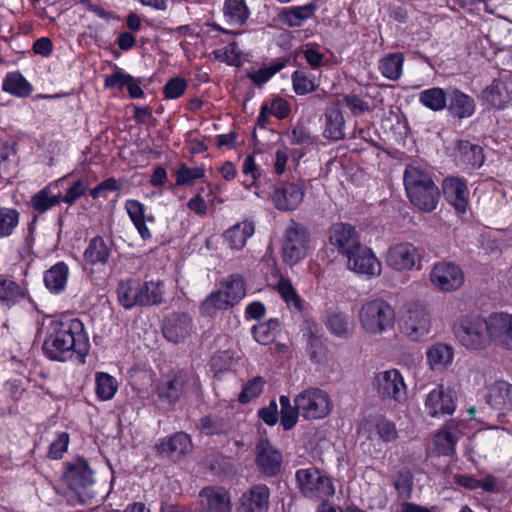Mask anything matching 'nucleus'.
Returning <instances> with one entry per match:
<instances>
[{
  "mask_svg": "<svg viewBox=\"0 0 512 512\" xmlns=\"http://www.w3.org/2000/svg\"><path fill=\"white\" fill-rule=\"evenodd\" d=\"M89 350V339L83 323L77 319L55 320L49 325L43 352L51 360L67 361L74 354L84 357Z\"/></svg>",
  "mask_w": 512,
  "mask_h": 512,
  "instance_id": "f257e3e1",
  "label": "nucleus"
},
{
  "mask_svg": "<svg viewBox=\"0 0 512 512\" xmlns=\"http://www.w3.org/2000/svg\"><path fill=\"white\" fill-rule=\"evenodd\" d=\"M410 202L423 212L436 209L440 191L429 173L416 166H407L403 176Z\"/></svg>",
  "mask_w": 512,
  "mask_h": 512,
  "instance_id": "f03ea898",
  "label": "nucleus"
},
{
  "mask_svg": "<svg viewBox=\"0 0 512 512\" xmlns=\"http://www.w3.org/2000/svg\"><path fill=\"white\" fill-rule=\"evenodd\" d=\"M491 315L484 318L476 314H466L457 318L453 333L459 344L469 351L486 349L491 343Z\"/></svg>",
  "mask_w": 512,
  "mask_h": 512,
  "instance_id": "7ed1b4c3",
  "label": "nucleus"
},
{
  "mask_svg": "<svg viewBox=\"0 0 512 512\" xmlns=\"http://www.w3.org/2000/svg\"><path fill=\"white\" fill-rule=\"evenodd\" d=\"M358 318L366 333L379 335L394 326L395 311L386 301L373 299L362 304Z\"/></svg>",
  "mask_w": 512,
  "mask_h": 512,
  "instance_id": "20e7f679",
  "label": "nucleus"
},
{
  "mask_svg": "<svg viewBox=\"0 0 512 512\" xmlns=\"http://www.w3.org/2000/svg\"><path fill=\"white\" fill-rule=\"evenodd\" d=\"M295 477L297 485L305 497L326 501L335 493L331 479L317 468L299 469Z\"/></svg>",
  "mask_w": 512,
  "mask_h": 512,
  "instance_id": "39448f33",
  "label": "nucleus"
},
{
  "mask_svg": "<svg viewBox=\"0 0 512 512\" xmlns=\"http://www.w3.org/2000/svg\"><path fill=\"white\" fill-rule=\"evenodd\" d=\"M309 233L307 229L294 221L285 229L282 242V259L285 264L294 266L307 254Z\"/></svg>",
  "mask_w": 512,
  "mask_h": 512,
  "instance_id": "423d86ee",
  "label": "nucleus"
},
{
  "mask_svg": "<svg viewBox=\"0 0 512 512\" xmlns=\"http://www.w3.org/2000/svg\"><path fill=\"white\" fill-rule=\"evenodd\" d=\"M65 478L70 489L75 492L81 503H87L94 498L96 494L95 482L92 471L85 460L77 459L70 463Z\"/></svg>",
  "mask_w": 512,
  "mask_h": 512,
  "instance_id": "0eeeda50",
  "label": "nucleus"
},
{
  "mask_svg": "<svg viewBox=\"0 0 512 512\" xmlns=\"http://www.w3.org/2000/svg\"><path fill=\"white\" fill-rule=\"evenodd\" d=\"M294 402L306 419H322L330 413L332 407L330 396L319 388L304 390Z\"/></svg>",
  "mask_w": 512,
  "mask_h": 512,
  "instance_id": "6e6552de",
  "label": "nucleus"
},
{
  "mask_svg": "<svg viewBox=\"0 0 512 512\" xmlns=\"http://www.w3.org/2000/svg\"><path fill=\"white\" fill-rule=\"evenodd\" d=\"M373 386L377 394L384 400L402 403L407 398V386L403 375L397 369H388L376 373Z\"/></svg>",
  "mask_w": 512,
  "mask_h": 512,
  "instance_id": "1a4fd4ad",
  "label": "nucleus"
},
{
  "mask_svg": "<svg viewBox=\"0 0 512 512\" xmlns=\"http://www.w3.org/2000/svg\"><path fill=\"white\" fill-rule=\"evenodd\" d=\"M431 319L427 308L419 303L408 306L401 330L412 341L423 339L430 331Z\"/></svg>",
  "mask_w": 512,
  "mask_h": 512,
  "instance_id": "9d476101",
  "label": "nucleus"
},
{
  "mask_svg": "<svg viewBox=\"0 0 512 512\" xmlns=\"http://www.w3.org/2000/svg\"><path fill=\"white\" fill-rule=\"evenodd\" d=\"M430 280L441 291H455L463 285L464 273L452 262H439L433 266Z\"/></svg>",
  "mask_w": 512,
  "mask_h": 512,
  "instance_id": "9b49d317",
  "label": "nucleus"
},
{
  "mask_svg": "<svg viewBox=\"0 0 512 512\" xmlns=\"http://www.w3.org/2000/svg\"><path fill=\"white\" fill-rule=\"evenodd\" d=\"M329 241L346 258L362 245L355 228L343 223H337L331 227Z\"/></svg>",
  "mask_w": 512,
  "mask_h": 512,
  "instance_id": "f8f14e48",
  "label": "nucleus"
},
{
  "mask_svg": "<svg viewBox=\"0 0 512 512\" xmlns=\"http://www.w3.org/2000/svg\"><path fill=\"white\" fill-rule=\"evenodd\" d=\"M230 493L223 487L209 486L199 493V512H231Z\"/></svg>",
  "mask_w": 512,
  "mask_h": 512,
  "instance_id": "ddd939ff",
  "label": "nucleus"
},
{
  "mask_svg": "<svg viewBox=\"0 0 512 512\" xmlns=\"http://www.w3.org/2000/svg\"><path fill=\"white\" fill-rule=\"evenodd\" d=\"M348 268L358 274L367 277H376L381 274V263L373 251L365 245H361L347 258Z\"/></svg>",
  "mask_w": 512,
  "mask_h": 512,
  "instance_id": "4468645a",
  "label": "nucleus"
},
{
  "mask_svg": "<svg viewBox=\"0 0 512 512\" xmlns=\"http://www.w3.org/2000/svg\"><path fill=\"white\" fill-rule=\"evenodd\" d=\"M270 490L265 484H256L245 491L236 504L237 512H267Z\"/></svg>",
  "mask_w": 512,
  "mask_h": 512,
  "instance_id": "2eb2a0df",
  "label": "nucleus"
},
{
  "mask_svg": "<svg viewBox=\"0 0 512 512\" xmlns=\"http://www.w3.org/2000/svg\"><path fill=\"white\" fill-rule=\"evenodd\" d=\"M304 197V188L301 184L293 182L279 183L272 194V202L281 211L296 209Z\"/></svg>",
  "mask_w": 512,
  "mask_h": 512,
  "instance_id": "dca6fc26",
  "label": "nucleus"
},
{
  "mask_svg": "<svg viewBox=\"0 0 512 512\" xmlns=\"http://www.w3.org/2000/svg\"><path fill=\"white\" fill-rule=\"evenodd\" d=\"M462 421H449L435 434L434 445L438 454L449 456L455 451L457 441L464 435Z\"/></svg>",
  "mask_w": 512,
  "mask_h": 512,
  "instance_id": "f3484780",
  "label": "nucleus"
},
{
  "mask_svg": "<svg viewBox=\"0 0 512 512\" xmlns=\"http://www.w3.org/2000/svg\"><path fill=\"white\" fill-rule=\"evenodd\" d=\"M419 257L418 249L413 244L403 242L388 249L386 262L397 271L411 270Z\"/></svg>",
  "mask_w": 512,
  "mask_h": 512,
  "instance_id": "a211bd4d",
  "label": "nucleus"
},
{
  "mask_svg": "<svg viewBox=\"0 0 512 512\" xmlns=\"http://www.w3.org/2000/svg\"><path fill=\"white\" fill-rule=\"evenodd\" d=\"M256 463L267 476L276 475L281 468V453L267 440L261 439L255 448Z\"/></svg>",
  "mask_w": 512,
  "mask_h": 512,
  "instance_id": "6ab92c4d",
  "label": "nucleus"
},
{
  "mask_svg": "<svg viewBox=\"0 0 512 512\" xmlns=\"http://www.w3.org/2000/svg\"><path fill=\"white\" fill-rule=\"evenodd\" d=\"M192 329V320L189 315L175 313L165 320L163 334L168 341L180 343L191 335Z\"/></svg>",
  "mask_w": 512,
  "mask_h": 512,
  "instance_id": "aec40b11",
  "label": "nucleus"
},
{
  "mask_svg": "<svg viewBox=\"0 0 512 512\" xmlns=\"http://www.w3.org/2000/svg\"><path fill=\"white\" fill-rule=\"evenodd\" d=\"M427 413L432 417L450 415L455 410L454 397L451 391H446L443 385L432 390L425 401Z\"/></svg>",
  "mask_w": 512,
  "mask_h": 512,
  "instance_id": "412c9836",
  "label": "nucleus"
},
{
  "mask_svg": "<svg viewBox=\"0 0 512 512\" xmlns=\"http://www.w3.org/2000/svg\"><path fill=\"white\" fill-rule=\"evenodd\" d=\"M491 342L512 350V315L495 313L491 315Z\"/></svg>",
  "mask_w": 512,
  "mask_h": 512,
  "instance_id": "4be33fe9",
  "label": "nucleus"
},
{
  "mask_svg": "<svg viewBox=\"0 0 512 512\" xmlns=\"http://www.w3.org/2000/svg\"><path fill=\"white\" fill-rule=\"evenodd\" d=\"M442 186L445 199L458 212H465L468 205V190L465 182L459 178L448 177L443 181Z\"/></svg>",
  "mask_w": 512,
  "mask_h": 512,
  "instance_id": "5701e85b",
  "label": "nucleus"
},
{
  "mask_svg": "<svg viewBox=\"0 0 512 512\" xmlns=\"http://www.w3.org/2000/svg\"><path fill=\"white\" fill-rule=\"evenodd\" d=\"M192 450V442L184 432H178L173 436L162 440L158 446V451L174 461L179 460L183 455Z\"/></svg>",
  "mask_w": 512,
  "mask_h": 512,
  "instance_id": "b1692460",
  "label": "nucleus"
},
{
  "mask_svg": "<svg viewBox=\"0 0 512 512\" xmlns=\"http://www.w3.org/2000/svg\"><path fill=\"white\" fill-rule=\"evenodd\" d=\"M454 157L459 165L471 168H479L484 162L482 148L465 140L457 141Z\"/></svg>",
  "mask_w": 512,
  "mask_h": 512,
  "instance_id": "393cba45",
  "label": "nucleus"
},
{
  "mask_svg": "<svg viewBox=\"0 0 512 512\" xmlns=\"http://www.w3.org/2000/svg\"><path fill=\"white\" fill-rule=\"evenodd\" d=\"M186 382L187 375L182 372L168 376L157 386V394L160 399L168 403H175L180 399Z\"/></svg>",
  "mask_w": 512,
  "mask_h": 512,
  "instance_id": "a878e982",
  "label": "nucleus"
},
{
  "mask_svg": "<svg viewBox=\"0 0 512 512\" xmlns=\"http://www.w3.org/2000/svg\"><path fill=\"white\" fill-rule=\"evenodd\" d=\"M449 104L446 106L449 113L458 119L468 118L475 111V102L469 95L458 89H452L448 93Z\"/></svg>",
  "mask_w": 512,
  "mask_h": 512,
  "instance_id": "bb28decb",
  "label": "nucleus"
},
{
  "mask_svg": "<svg viewBox=\"0 0 512 512\" xmlns=\"http://www.w3.org/2000/svg\"><path fill=\"white\" fill-rule=\"evenodd\" d=\"M427 363L433 371H444L453 361L454 350L445 343H435L426 352Z\"/></svg>",
  "mask_w": 512,
  "mask_h": 512,
  "instance_id": "cd10ccee",
  "label": "nucleus"
},
{
  "mask_svg": "<svg viewBox=\"0 0 512 512\" xmlns=\"http://www.w3.org/2000/svg\"><path fill=\"white\" fill-rule=\"evenodd\" d=\"M111 243H107L101 236L93 237L84 252V261L89 265H105L110 256Z\"/></svg>",
  "mask_w": 512,
  "mask_h": 512,
  "instance_id": "c85d7f7f",
  "label": "nucleus"
},
{
  "mask_svg": "<svg viewBox=\"0 0 512 512\" xmlns=\"http://www.w3.org/2000/svg\"><path fill=\"white\" fill-rule=\"evenodd\" d=\"M487 403L496 410H512V385L499 381L488 392Z\"/></svg>",
  "mask_w": 512,
  "mask_h": 512,
  "instance_id": "c756f323",
  "label": "nucleus"
},
{
  "mask_svg": "<svg viewBox=\"0 0 512 512\" xmlns=\"http://www.w3.org/2000/svg\"><path fill=\"white\" fill-rule=\"evenodd\" d=\"M325 126L323 136L331 141L344 138L345 120L339 108L332 106L325 112Z\"/></svg>",
  "mask_w": 512,
  "mask_h": 512,
  "instance_id": "7c9ffc66",
  "label": "nucleus"
},
{
  "mask_svg": "<svg viewBox=\"0 0 512 512\" xmlns=\"http://www.w3.org/2000/svg\"><path fill=\"white\" fill-rule=\"evenodd\" d=\"M316 11V5L308 3L303 6H295L291 8H284L279 13V19L282 23L289 27H299L307 19L311 18Z\"/></svg>",
  "mask_w": 512,
  "mask_h": 512,
  "instance_id": "2f4dec72",
  "label": "nucleus"
},
{
  "mask_svg": "<svg viewBox=\"0 0 512 512\" xmlns=\"http://www.w3.org/2000/svg\"><path fill=\"white\" fill-rule=\"evenodd\" d=\"M68 275V266L64 262L56 263L44 274L46 288L55 294L62 292L66 287Z\"/></svg>",
  "mask_w": 512,
  "mask_h": 512,
  "instance_id": "473e14b6",
  "label": "nucleus"
},
{
  "mask_svg": "<svg viewBox=\"0 0 512 512\" xmlns=\"http://www.w3.org/2000/svg\"><path fill=\"white\" fill-rule=\"evenodd\" d=\"M125 209L141 238L145 241L151 239L152 234L146 225L144 205L137 200L129 199L125 203Z\"/></svg>",
  "mask_w": 512,
  "mask_h": 512,
  "instance_id": "72a5a7b5",
  "label": "nucleus"
},
{
  "mask_svg": "<svg viewBox=\"0 0 512 512\" xmlns=\"http://www.w3.org/2000/svg\"><path fill=\"white\" fill-rule=\"evenodd\" d=\"M253 233L254 224L249 221H244L228 229L224 237L231 249L240 250L245 246L247 239L251 237Z\"/></svg>",
  "mask_w": 512,
  "mask_h": 512,
  "instance_id": "f704fd0d",
  "label": "nucleus"
},
{
  "mask_svg": "<svg viewBox=\"0 0 512 512\" xmlns=\"http://www.w3.org/2000/svg\"><path fill=\"white\" fill-rule=\"evenodd\" d=\"M117 294L120 304L126 309L140 305L141 290L137 281H121L117 287Z\"/></svg>",
  "mask_w": 512,
  "mask_h": 512,
  "instance_id": "c9c22d12",
  "label": "nucleus"
},
{
  "mask_svg": "<svg viewBox=\"0 0 512 512\" xmlns=\"http://www.w3.org/2000/svg\"><path fill=\"white\" fill-rule=\"evenodd\" d=\"M2 89L17 97H28L32 93L31 84L20 72L8 73L3 80Z\"/></svg>",
  "mask_w": 512,
  "mask_h": 512,
  "instance_id": "e433bc0d",
  "label": "nucleus"
},
{
  "mask_svg": "<svg viewBox=\"0 0 512 512\" xmlns=\"http://www.w3.org/2000/svg\"><path fill=\"white\" fill-rule=\"evenodd\" d=\"M326 326L329 331L339 338H348L353 330V322L342 312H332L328 315Z\"/></svg>",
  "mask_w": 512,
  "mask_h": 512,
  "instance_id": "4c0bfd02",
  "label": "nucleus"
},
{
  "mask_svg": "<svg viewBox=\"0 0 512 512\" xmlns=\"http://www.w3.org/2000/svg\"><path fill=\"white\" fill-rule=\"evenodd\" d=\"M420 103L432 111H441L447 106L448 94L439 87L423 90L419 94Z\"/></svg>",
  "mask_w": 512,
  "mask_h": 512,
  "instance_id": "58836bf2",
  "label": "nucleus"
},
{
  "mask_svg": "<svg viewBox=\"0 0 512 512\" xmlns=\"http://www.w3.org/2000/svg\"><path fill=\"white\" fill-rule=\"evenodd\" d=\"M404 56L402 53H391L379 62L382 75L390 80H398L402 75Z\"/></svg>",
  "mask_w": 512,
  "mask_h": 512,
  "instance_id": "ea45409f",
  "label": "nucleus"
},
{
  "mask_svg": "<svg viewBox=\"0 0 512 512\" xmlns=\"http://www.w3.org/2000/svg\"><path fill=\"white\" fill-rule=\"evenodd\" d=\"M235 304L231 299L226 297V292L222 288L212 292L202 303L201 309L204 314L213 316L218 310L228 309Z\"/></svg>",
  "mask_w": 512,
  "mask_h": 512,
  "instance_id": "a19ab883",
  "label": "nucleus"
},
{
  "mask_svg": "<svg viewBox=\"0 0 512 512\" xmlns=\"http://www.w3.org/2000/svg\"><path fill=\"white\" fill-rule=\"evenodd\" d=\"M141 306H150L160 304L163 301L164 287L160 281L154 282L149 281L144 284H140Z\"/></svg>",
  "mask_w": 512,
  "mask_h": 512,
  "instance_id": "79ce46f5",
  "label": "nucleus"
},
{
  "mask_svg": "<svg viewBox=\"0 0 512 512\" xmlns=\"http://www.w3.org/2000/svg\"><path fill=\"white\" fill-rule=\"evenodd\" d=\"M23 297L24 293L16 282L8 279L0 280V304L2 306L10 308Z\"/></svg>",
  "mask_w": 512,
  "mask_h": 512,
  "instance_id": "37998d69",
  "label": "nucleus"
},
{
  "mask_svg": "<svg viewBox=\"0 0 512 512\" xmlns=\"http://www.w3.org/2000/svg\"><path fill=\"white\" fill-rule=\"evenodd\" d=\"M249 14L245 0L225 1L224 15L230 23L242 25L248 19Z\"/></svg>",
  "mask_w": 512,
  "mask_h": 512,
  "instance_id": "c03bdc74",
  "label": "nucleus"
},
{
  "mask_svg": "<svg viewBox=\"0 0 512 512\" xmlns=\"http://www.w3.org/2000/svg\"><path fill=\"white\" fill-rule=\"evenodd\" d=\"M96 394L99 399L107 401L114 397L118 389L117 381L114 377L104 372H97L95 375Z\"/></svg>",
  "mask_w": 512,
  "mask_h": 512,
  "instance_id": "a18cd8bd",
  "label": "nucleus"
},
{
  "mask_svg": "<svg viewBox=\"0 0 512 512\" xmlns=\"http://www.w3.org/2000/svg\"><path fill=\"white\" fill-rule=\"evenodd\" d=\"M276 290L288 306L295 308L297 311L302 310V300L288 278L281 276L277 282Z\"/></svg>",
  "mask_w": 512,
  "mask_h": 512,
  "instance_id": "49530a36",
  "label": "nucleus"
},
{
  "mask_svg": "<svg viewBox=\"0 0 512 512\" xmlns=\"http://www.w3.org/2000/svg\"><path fill=\"white\" fill-rule=\"evenodd\" d=\"M61 201V194L51 195L50 186L45 187L31 198L33 209L44 213Z\"/></svg>",
  "mask_w": 512,
  "mask_h": 512,
  "instance_id": "de8ad7c7",
  "label": "nucleus"
},
{
  "mask_svg": "<svg viewBox=\"0 0 512 512\" xmlns=\"http://www.w3.org/2000/svg\"><path fill=\"white\" fill-rule=\"evenodd\" d=\"M279 402L281 406V425L284 430H290L297 423L298 417L301 414L300 409H298L296 404L295 406L291 405L290 398L288 396H280Z\"/></svg>",
  "mask_w": 512,
  "mask_h": 512,
  "instance_id": "09e8293b",
  "label": "nucleus"
},
{
  "mask_svg": "<svg viewBox=\"0 0 512 512\" xmlns=\"http://www.w3.org/2000/svg\"><path fill=\"white\" fill-rule=\"evenodd\" d=\"M19 222V212L11 208H0V238L10 236Z\"/></svg>",
  "mask_w": 512,
  "mask_h": 512,
  "instance_id": "8fccbe9b",
  "label": "nucleus"
},
{
  "mask_svg": "<svg viewBox=\"0 0 512 512\" xmlns=\"http://www.w3.org/2000/svg\"><path fill=\"white\" fill-rule=\"evenodd\" d=\"M226 297L232 300L234 304H237L245 296L244 281L240 276H231L228 281L222 284Z\"/></svg>",
  "mask_w": 512,
  "mask_h": 512,
  "instance_id": "3c124183",
  "label": "nucleus"
},
{
  "mask_svg": "<svg viewBox=\"0 0 512 512\" xmlns=\"http://www.w3.org/2000/svg\"><path fill=\"white\" fill-rule=\"evenodd\" d=\"M175 174L177 185H190L194 180L200 179L204 176V169L201 167L190 168L187 165L182 164Z\"/></svg>",
  "mask_w": 512,
  "mask_h": 512,
  "instance_id": "603ef678",
  "label": "nucleus"
},
{
  "mask_svg": "<svg viewBox=\"0 0 512 512\" xmlns=\"http://www.w3.org/2000/svg\"><path fill=\"white\" fill-rule=\"evenodd\" d=\"M264 380L257 376L249 380L240 393L238 400L241 403H248L252 399L258 397L263 390Z\"/></svg>",
  "mask_w": 512,
  "mask_h": 512,
  "instance_id": "864d4df0",
  "label": "nucleus"
},
{
  "mask_svg": "<svg viewBox=\"0 0 512 512\" xmlns=\"http://www.w3.org/2000/svg\"><path fill=\"white\" fill-rule=\"evenodd\" d=\"M277 323H260L253 327L252 333L255 340L262 344L267 345L271 343L275 338Z\"/></svg>",
  "mask_w": 512,
  "mask_h": 512,
  "instance_id": "5fc2aeb1",
  "label": "nucleus"
},
{
  "mask_svg": "<svg viewBox=\"0 0 512 512\" xmlns=\"http://www.w3.org/2000/svg\"><path fill=\"white\" fill-rule=\"evenodd\" d=\"M293 89L299 95H304L315 90V85L305 73L295 71L292 75Z\"/></svg>",
  "mask_w": 512,
  "mask_h": 512,
  "instance_id": "6e6d98bb",
  "label": "nucleus"
},
{
  "mask_svg": "<svg viewBox=\"0 0 512 512\" xmlns=\"http://www.w3.org/2000/svg\"><path fill=\"white\" fill-rule=\"evenodd\" d=\"M234 352L231 350H224L215 353L211 358V366L216 371H223L229 369L234 363Z\"/></svg>",
  "mask_w": 512,
  "mask_h": 512,
  "instance_id": "4d7b16f0",
  "label": "nucleus"
},
{
  "mask_svg": "<svg viewBox=\"0 0 512 512\" xmlns=\"http://www.w3.org/2000/svg\"><path fill=\"white\" fill-rule=\"evenodd\" d=\"M186 89V81L183 78L175 77L165 84L163 92L166 98L176 99L180 97L185 92Z\"/></svg>",
  "mask_w": 512,
  "mask_h": 512,
  "instance_id": "13d9d810",
  "label": "nucleus"
},
{
  "mask_svg": "<svg viewBox=\"0 0 512 512\" xmlns=\"http://www.w3.org/2000/svg\"><path fill=\"white\" fill-rule=\"evenodd\" d=\"M375 428L379 437L384 442L395 441L398 437V433L395 424L386 419H380L376 422Z\"/></svg>",
  "mask_w": 512,
  "mask_h": 512,
  "instance_id": "bf43d9fd",
  "label": "nucleus"
},
{
  "mask_svg": "<svg viewBox=\"0 0 512 512\" xmlns=\"http://www.w3.org/2000/svg\"><path fill=\"white\" fill-rule=\"evenodd\" d=\"M412 479L413 476L409 470H401L398 473V476L394 482V486L396 490L401 495L409 496L412 488Z\"/></svg>",
  "mask_w": 512,
  "mask_h": 512,
  "instance_id": "052dcab7",
  "label": "nucleus"
},
{
  "mask_svg": "<svg viewBox=\"0 0 512 512\" xmlns=\"http://www.w3.org/2000/svg\"><path fill=\"white\" fill-rule=\"evenodd\" d=\"M69 436L67 433H61L58 438L51 443L48 455L52 459H60L67 450Z\"/></svg>",
  "mask_w": 512,
  "mask_h": 512,
  "instance_id": "680f3d73",
  "label": "nucleus"
},
{
  "mask_svg": "<svg viewBox=\"0 0 512 512\" xmlns=\"http://www.w3.org/2000/svg\"><path fill=\"white\" fill-rule=\"evenodd\" d=\"M87 187V184L83 180H78L67 190L66 194L61 197V200L71 205L85 193Z\"/></svg>",
  "mask_w": 512,
  "mask_h": 512,
  "instance_id": "e2e57ef3",
  "label": "nucleus"
},
{
  "mask_svg": "<svg viewBox=\"0 0 512 512\" xmlns=\"http://www.w3.org/2000/svg\"><path fill=\"white\" fill-rule=\"evenodd\" d=\"M130 76V74H126L122 70H117L106 77L105 87L122 89L124 86L126 87L129 81H131Z\"/></svg>",
  "mask_w": 512,
  "mask_h": 512,
  "instance_id": "0e129e2a",
  "label": "nucleus"
},
{
  "mask_svg": "<svg viewBox=\"0 0 512 512\" xmlns=\"http://www.w3.org/2000/svg\"><path fill=\"white\" fill-rule=\"evenodd\" d=\"M259 417L269 426H272L278 421L277 404L272 400L267 407L259 410Z\"/></svg>",
  "mask_w": 512,
  "mask_h": 512,
  "instance_id": "69168bd1",
  "label": "nucleus"
},
{
  "mask_svg": "<svg viewBox=\"0 0 512 512\" xmlns=\"http://www.w3.org/2000/svg\"><path fill=\"white\" fill-rule=\"evenodd\" d=\"M200 427L206 434L210 435L225 432L224 425L220 424L218 421L209 416L203 417L200 420Z\"/></svg>",
  "mask_w": 512,
  "mask_h": 512,
  "instance_id": "338daca9",
  "label": "nucleus"
},
{
  "mask_svg": "<svg viewBox=\"0 0 512 512\" xmlns=\"http://www.w3.org/2000/svg\"><path fill=\"white\" fill-rule=\"evenodd\" d=\"M289 138L291 144L294 145L310 143V134L306 128L301 125H298L292 129Z\"/></svg>",
  "mask_w": 512,
  "mask_h": 512,
  "instance_id": "774afa93",
  "label": "nucleus"
}]
</instances>
